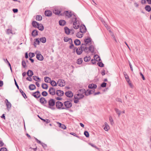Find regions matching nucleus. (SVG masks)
Listing matches in <instances>:
<instances>
[{"label":"nucleus","mask_w":151,"mask_h":151,"mask_svg":"<svg viewBox=\"0 0 151 151\" xmlns=\"http://www.w3.org/2000/svg\"><path fill=\"white\" fill-rule=\"evenodd\" d=\"M75 21L73 22V27L75 29H77L79 27V22L76 18H75Z\"/></svg>","instance_id":"obj_1"},{"label":"nucleus","mask_w":151,"mask_h":151,"mask_svg":"<svg viewBox=\"0 0 151 151\" xmlns=\"http://www.w3.org/2000/svg\"><path fill=\"white\" fill-rule=\"evenodd\" d=\"M58 85L61 87L65 85V81L61 79H59L57 81Z\"/></svg>","instance_id":"obj_2"},{"label":"nucleus","mask_w":151,"mask_h":151,"mask_svg":"<svg viewBox=\"0 0 151 151\" xmlns=\"http://www.w3.org/2000/svg\"><path fill=\"white\" fill-rule=\"evenodd\" d=\"M84 95L82 93H77L74 96V98L75 99H80L84 97Z\"/></svg>","instance_id":"obj_3"},{"label":"nucleus","mask_w":151,"mask_h":151,"mask_svg":"<svg viewBox=\"0 0 151 151\" xmlns=\"http://www.w3.org/2000/svg\"><path fill=\"white\" fill-rule=\"evenodd\" d=\"M64 104L67 108H69L71 107L72 106V104L71 103L70 101H66L64 102Z\"/></svg>","instance_id":"obj_4"},{"label":"nucleus","mask_w":151,"mask_h":151,"mask_svg":"<svg viewBox=\"0 0 151 151\" xmlns=\"http://www.w3.org/2000/svg\"><path fill=\"white\" fill-rule=\"evenodd\" d=\"M49 107L52 108V107L55 105V102L54 101L53 99H50L48 102Z\"/></svg>","instance_id":"obj_5"},{"label":"nucleus","mask_w":151,"mask_h":151,"mask_svg":"<svg viewBox=\"0 0 151 151\" xmlns=\"http://www.w3.org/2000/svg\"><path fill=\"white\" fill-rule=\"evenodd\" d=\"M49 92L50 95H54L55 94V90L54 88L52 87L49 88Z\"/></svg>","instance_id":"obj_6"},{"label":"nucleus","mask_w":151,"mask_h":151,"mask_svg":"<svg viewBox=\"0 0 151 151\" xmlns=\"http://www.w3.org/2000/svg\"><path fill=\"white\" fill-rule=\"evenodd\" d=\"M56 123L58 124L59 127L63 129H65L66 128V126L58 122H57Z\"/></svg>","instance_id":"obj_7"},{"label":"nucleus","mask_w":151,"mask_h":151,"mask_svg":"<svg viewBox=\"0 0 151 151\" xmlns=\"http://www.w3.org/2000/svg\"><path fill=\"white\" fill-rule=\"evenodd\" d=\"M45 14L46 16L50 17L51 16L52 14V12L49 10H46L45 12Z\"/></svg>","instance_id":"obj_8"},{"label":"nucleus","mask_w":151,"mask_h":151,"mask_svg":"<svg viewBox=\"0 0 151 151\" xmlns=\"http://www.w3.org/2000/svg\"><path fill=\"white\" fill-rule=\"evenodd\" d=\"M61 11V9H60L55 8L54 9L53 12L56 14H60Z\"/></svg>","instance_id":"obj_9"},{"label":"nucleus","mask_w":151,"mask_h":151,"mask_svg":"<svg viewBox=\"0 0 151 151\" xmlns=\"http://www.w3.org/2000/svg\"><path fill=\"white\" fill-rule=\"evenodd\" d=\"M36 58L38 60L40 61H42L44 59L43 56L40 54H37Z\"/></svg>","instance_id":"obj_10"},{"label":"nucleus","mask_w":151,"mask_h":151,"mask_svg":"<svg viewBox=\"0 0 151 151\" xmlns=\"http://www.w3.org/2000/svg\"><path fill=\"white\" fill-rule=\"evenodd\" d=\"M63 106V104L59 101L57 102L56 103V106L58 108L60 109Z\"/></svg>","instance_id":"obj_11"},{"label":"nucleus","mask_w":151,"mask_h":151,"mask_svg":"<svg viewBox=\"0 0 151 151\" xmlns=\"http://www.w3.org/2000/svg\"><path fill=\"white\" fill-rule=\"evenodd\" d=\"M83 52L82 46L81 47H79L77 49L76 52L78 55H80Z\"/></svg>","instance_id":"obj_12"},{"label":"nucleus","mask_w":151,"mask_h":151,"mask_svg":"<svg viewBox=\"0 0 151 151\" xmlns=\"http://www.w3.org/2000/svg\"><path fill=\"white\" fill-rule=\"evenodd\" d=\"M65 94L66 96L69 97H72L73 95V94L70 91H68L66 92L65 93Z\"/></svg>","instance_id":"obj_13"},{"label":"nucleus","mask_w":151,"mask_h":151,"mask_svg":"<svg viewBox=\"0 0 151 151\" xmlns=\"http://www.w3.org/2000/svg\"><path fill=\"white\" fill-rule=\"evenodd\" d=\"M105 127H104V129L106 131H107L110 129L109 126L108 125L107 123L105 122L104 123Z\"/></svg>","instance_id":"obj_14"},{"label":"nucleus","mask_w":151,"mask_h":151,"mask_svg":"<svg viewBox=\"0 0 151 151\" xmlns=\"http://www.w3.org/2000/svg\"><path fill=\"white\" fill-rule=\"evenodd\" d=\"M84 42L86 45H89L91 43V39L90 38H88L84 40Z\"/></svg>","instance_id":"obj_15"},{"label":"nucleus","mask_w":151,"mask_h":151,"mask_svg":"<svg viewBox=\"0 0 151 151\" xmlns=\"http://www.w3.org/2000/svg\"><path fill=\"white\" fill-rule=\"evenodd\" d=\"M80 31L82 32H85L86 31V27L84 25H82L80 27Z\"/></svg>","instance_id":"obj_16"},{"label":"nucleus","mask_w":151,"mask_h":151,"mask_svg":"<svg viewBox=\"0 0 151 151\" xmlns=\"http://www.w3.org/2000/svg\"><path fill=\"white\" fill-rule=\"evenodd\" d=\"M94 93V91L93 90H87L85 93L86 95L88 96L89 95L92 94Z\"/></svg>","instance_id":"obj_17"},{"label":"nucleus","mask_w":151,"mask_h":151,"mask_svg":"<svg viewBox=\"0 0 151 151\" xmlns=\"http://www.w3.org/2000/svg\"><path fill=\"white\" fill-rule=\"evenodd\" d=\"M33 96L36 98H39L40 96V93L39 91H37L34 93L33 94Z\"/></svg>","instance_id":"obj_18"},{"label":"nucleus","mask_w":151,"mask_h":151,"mask_svg":"<svg viewBox=\"0 0 151 151\" xmlns=\"http://www.w3.org/2000/svg\"><path fill=\"white\" fill-rule=\"evenodd\" d=\"M56 94L58 96H61L63 95V92L61 90H58L56 91Z\"/></svg>","instance_id":"obj_19"},{"label":"nucleus","mask_w":151,"mask_h":151,"mask_svg":"<svg viewBox=\"0 0 151 151\" xmlns=\"http://www.w3.org/2000/svg\"><path fill=\"white\" fill-rule=\"evenodd\" d=\"M40 102L42 104H45L47 102L45 98H41L40 99Z\"/></svg>","instance_id":"obj_20"},{"label":"nucleus","mask_w":151,"mask_h":151,"mask_svg":"<svg viewBox=\"0 0 151 151\" xmlns=\"http://www.w3.org/2000/svg\"><path fill=\"white\" fill-rule=\"evenodd\" d=\"M83 35V32H80L77 33L76 36L78 38H81Z\"/></svg>","instance_id":"obj_21"},{"label":"nucleus","mask_w":151,"mask_h":151,"mask_svg":"<svg viewBox=\"0 0 151 151\" xmlns=\"http://www.w3.org/2000/svg\"><path fill=\"white\" fill-rule=\"evenodd\" d=\"M38 29L41 31H42L44 29V27L42 24H38L37 27Z\"/></svg>","instance_id":"obj_22"},{"label":"nucleus","mask_w":151,"mask_h":151,"mask_svg":"<svg viewBox=\"0 0 151 151\" xmlns=\"http://www.w3.org/2000/svg\"><path fill=\"white\" fill-rule=\"evenodd\" d=\"M65 15L68 17H70L72 16V14L71 13L68 11H66L64 12Z\"/></svg>","instance_id":"obj_23"},{"label":"nucleus","mask_w":151,"mask_h":151,"mask_svg":"<svg viewBox=\"0 0 151 151\" xmlns=\"http://www.w3.org/2000/svg\"><path fill=\"white\" fill-rule=\"evenodd\" d=\"M97 87L96 85L93 83L90 84L88 86V88H96Z\"/></svg>","instance_id":"obj_24"},{"label":"nucleus","mask_w":151,"mask_h":151,"mask_svg":"<svg viewBox=\"0 0 151 151\" xmlns=\"http://www.w3.org/2000/svg\"><path fill=\"white\" fill-rule=\"evenodd\" d=\"M45 81L47 83H50L51 81L50 78L47 77H45L44 78Z\"/></svg>","instance_id":"obj_25"},{"label":"nucleus","mask_w":151,"mask_h":151,"mask_svg":"<svg viewBox=\"0 0 151 151\" xmlns=\"http://www.w3.org/2000/svg\"><path fill=\"white\" fill-rule=\"evenodd\" d=\"M27 75L29 76H32L33 75V72L31 70H29L27 72Z\"/></svg>","instance_id":"obj_26"},{"label":"nucleus","mask_w":151,"mask_h":151,"mask_svg":"<svg viewBox=\"0 0 151 151\" xmlns=\"http://www.w3.org/2000/svg\"><path fill=\"white\" fill-rule=\"evenodd\" d=\"M94 58L97 61H99L100 60V58L98 55H95L94 56Z\"/></svg>","instance_id":"obj_27"},{"label":"nucleus","mask_w":151,"mask_h":151,"mask_svg":"<svg viewBox=\"0 0 151 151\" xmlns=\"http://www.w3.org/2000/svg\"><path fill=\"white\" fill-rule=\"evenodd\" d=\"M145 9L146 11L148 12H150L151 10V8L149 5H146L145 7Z\"/></svg>","instance_id":"obj_28"},{"label":"nucleus","mask_w":151,"mask_h":151,"mask_svg":"<svg viewBox=\"0 0 151 151\" xmlns=\"http://www.w3.org/2000/svg\"><path fill=\"white\" fill-rule=\"evenodd\" d=\"M124 75L127 82H129L130 81L129 78V77L126 73H124Z\"/></svg>","instance_id":"obj_29"},{"label":"nucleus","mask_w":151,"mask_h":151,"mask_svg":"<svg viewBox=\"0 0 151 151\" xmlns=\"http://www.w3.org/2000/svg\"><path fill=\"white\" fill-rule=\"evenodd\" d=\"M83 45L82 44V47L83 48V50L84 51H85V52H87V53L89 51L88 50L89 49V48H88L87 47H84V46H83Z\"/></svg>","instance_id":"obj_30"},{"label":"nucleus","mask_w":151,"mask_h":151,"mask_svg":"<svg viewBox=\"0 0 151 151\" xmlns=\"http://www.w3.org/2000/svg\"><path fill=\"white\" fill-rule=\"evenodd\" d=\"M91 59V58L90 56H86L84 58V61L86 62H87L89 61V60H90Z\"/></svg>","instance_id":"obj_31"},{"label":"nucleus","mask_w":151,"mask_h":151,"mask_svg":"<svg viewBox=\"0 0 151 151\" xmlns=\"http://www.w3.org/2000/svg\"><path fill=\"white\" fill-rule=\"evenodd\" d=\"M40 41L42 42L43 43H45L46 42V38L44 37H41L40 39Z\"/></svg>","instance_id":"obj_32"},{"label":"nucleus","mask_w":151,"mask_h":151,"mask_svg":"<svg viewBox=\"0 0 151 151\" xmlns=\"http://www.w3.org/2000/svg\"><path fill=\"white\" fill-rule=\"evenodd\" d=\"M32 24L34 27H37L39 24V23L36 21H34L32 22Z\"/></svg>","instance_id":"obj_33"},{"label":"nucleus","mask_w":151,"mask_h":151,"mask_svg":"<svg viewBox=\"0 0 151 151\" xmlns=\"http://www.w3.org/2000/svg\"><path fill=\"white\" fill-rule=\"evenodd\" d=\"M32 35L34 37H35L38 35L37 31L36 30H33L32 33Z\"/></svg>","instance_id":"obj_34"},{"label":"nucleus","mask_w":151,"mask_h":151,"mask_svg":"<svg viewBox=\"0 0 151 151\" xmlns=\"http://www.w3.org/2000/svg\"><path fill=\"white\" fill-rule=\"evenodd\" d=\"M74 43L76 45H78L81 44V42L80 40L78 39H76L74 41Z\"/></svg>","instance_id":"obj_35"},{"label":"nucleus","mask_w":151,"mask_h":151,"mask_svg":"<svg viewBox=\"0 0 151 151\" xmlns=\"http://www.w3.org/2000/svg\"><path fill=\"white\" fill-rule=\"evenodd\" d=\"M29 88L30 90H32L35 89L36 88V87L35 85L31 84L29 86Z\"/></svg>","instance_id":"obj_36"},{"label":"nucleus","mask_w":151,"mask_h":151,"mask_svg":"<svg viewBox=\"0 0 151 151\" xmlns=\"http://www.w3.org/2000/svg\"><path fill=\"white\" fill-rule=\"evenodd\" d=\"M59 24L61 26H63L65 24V22L64 20H60L59 21Z\"/></svg>","instance_id":"obj_37"},{"label":"nucleus","mask_w":151,"mask_h":151,"mask_svg":"<svg viewBox=\"0 0 151 151\" xmlns=\"http://www.w3.org/2000/svg\"><path fill=\"white\" fill-rule=\"evenodd\" d=\"M7 102H6V105L7 108H10L11 107V103L9 102L8 100L7 99H6V100Z\"/></svg>","instance_id":"obj_38"},{"label":"nucleus","mask_w":151,"mask_h":151,"mask_svg":"<svg viewBox=\"0 0 151 151\" xmlns=\"http://www.w3.org/2000/svg\"><path fill=\"white\" fill-rule=\"evenodd\" d=\"M50 83L51 85L53 86H56L57 85V83L54 81H51Z\"/></svg>","instance_id":"obj_39"},{"label":"nucleus","mask_w":151,"mask_h":151,"mask_svg":"<svg viewBox=\"0 0 151 151\" xmlns=\"http://www.w3.org/2000/svg\"><path fill=\"white\" fill-rule=\"evenodd\" d=\"M83 62V59L82 58H80L78 59L77 60V63L78 64H81Z\"/></svg>","instance_id":"obj_40"},{"label":"nucleus","mask_w":151,"mask_h":151,"mask_svg":"<svg viewBox=\"0 0 151 151\" xmlns=\"http://www.w3.org/2000/svg\"><path fill=\"white\" fill-rule=\"evenodd\" d=\"M115 110L116 113L119 116L121 114V111L117 108L115 109Z\"/></svg>","instance_id":"obj_41"},{"label":"nucleus","mask_w":151,"mask_h":151,"mask_svg":"<svg viewBox=\"0 0 151 151\" xmlns=\"http://www.w3.org/2000/svg\"><path fill=\"white\" fill-rule=\"evenodd\" d=\"M94 48L93 46H91L89 47L88 51L89 52H91L92 53H93L94 52Z\"/></svg>","instance_id":"obj_42"},{"label":"nucleus","mask_w":151,"mask_h":151,"mask_svg":"<svg viewBox=\"0 0 151 151\" xmlns=\"http://www.w3.org/2000/svg\"><path fill=\"white\" fill-rule=\"evenodd\" d=\"M42 87L43 88L45 89H47L48 88L47 85L45 83L42 84Z\"/></svg>","instance_id":"obj_43"},{"label":"nucleus","mask_w":151,"mask_h":151,"mask_svg":"<svg viewBox=\"0 0 151 151\" xmlns=\"http://www.w3.org/2000/svg\"><path fill=\"white\" fill-rule=\"evenodd\" d=\"M65 33L67 34H69L70 33V29L67 27L65 28Z\"/></svg>","instance_id":"obj_44"},{"label":"nucleus","mask_w":151,"mask_h":151,"mask_svg":"<svg viewBox=\"0 0 151 151\" xmlns=\"http://www.w3.org/2000/svg\"><path fill=\"white\" fill-rule=\"evenodd\" d=\"M42 19V17L40 15H37L36 17V19L37 20L40 21Z\"/></svg>","instance_id":"obj_45"},{"label":"nucleus","mask_w":151,"mask_h":151,"mask_svg":"<svg viewBox=\"0 0 151 151\" xmlns=\"http://www.w3.org/2000/svg\"><path fill=\"white\" fill-rule=\"evenodd\" d=\"M84 134L86 137H89V134L87 131H85L84 132Z\"/></svg>","instance_id":"obj_46"},{"label":"nucleus","mask_w":151,"mask_h":151,"mask_svg":"<svg viewBox=\"0 0 151 151\" xmlns=\"http://www.w3.org/2000/svg\"><path fill=\"white\" fill-rule=\"evenodd\" d=\"M42 95L43 96H46L47 95V93L45 91H43L42 93Z\"/></svg>","instance_id":"obj_47"},{"label":"nucleus","mask_w":151,"mask_h":151,"mask_svg":"<svg viewBox=\"0 0 151 151\" xmlns=\"http://www.w3.org/2000/svg\"><path fill=\"white\" fill-rule=\"evenodd\" d=\"M35 55L34 53L30 52L29 53V56L30 58H32L35 56Z\"/></svg>","instance_id":"obj_48"},{"label":"nucleus","mask_w":151,"mask_h":151,"mask_svg":"<svg viewBox=\"0 0 151 151\" xmlns=\"http://www.w3.org/2000/svg\"><path fill=\"white\" fill-rule=\"evenodd\" d=\"M98 65L100 67H103L104 66V64L101 62L98 63Z\"/></svg>","instance_id":"obj_49"},{"label":"nucleus","mask_w":151,"mask_h":151,"mask_svg":"<svg viewBox=\"0 0 151 151\" xmlns=\"http://www.w3.org/2000/svg\"><path fill=\"white\" fill-rule=\"evenodd\" d=\"M40 40L38 39H36L35 42V43L39 45L40 43Z\"/></svg>","instance_id":"obj_50"},{"label":"nucleus","mask_w":151,"mask_h":151,"mask_svg":"<svg viewBox=\"0 0 151 151\" xmlns=\"http://www.w3.org/2000/svg\"><path fill=\"white\" fill-rule=\"evenodd\" d=\"M33 79L37 81H38V80H40V78H39L37 76H33Z\"/></svg>","instance_id":"obj_51"},{"label":"nucleus","mask_w":151,"mask_h":151,"mask_svg":"<svg viewBox=\"0 0 151 151\" xmlns=\"http://www.w3.org/2000/svg\"><path fill=\"white\" fill-rule=\"evenodd\" d=\"M70 38H69L67 37H65L64 38V40L65 42H67L68 41Z\"/></svg>","instance_id":"obj_52"},{"label":"nucleus","mask_w":151,"mask_h":151,"mask_svg":"<svg viewBox=\"0 0 151 151\" xmlns=\"http://www.w3.org/2000/svg\"><path fill=\"white\" fill-rule=\"evenodd\" d=\"M22 65L24 68H25L26 66V63L24 61H22Z\"/></svg>","instance_id":"obj_53"},{"label":"nucleus","mask_w":151,"mask_h":151,"mask_svg":"<svg viewBox=\"0 0 151 151\" xmlns=\"http://www.w3.org/2000/svg\"><path fill=\"white\" fill-rule=\"evenodd\" d=\"M44 122H45L47 124L49 123L50 122V120L48 119H46L44 120Z\"/></svg>","instance_id":"obj_54"},{"label":"nucleus","mask_w":151,"mask_h":151,"mask_svg":"<svg viewBox=\"0 0 151 151\" xmlns=\"http://www.w3.org/2000/svg\"><path fill=\"white\" fill-rule=\"evenodd\" d=\"M0 151H7V149L4 147L1 148L0 150Z\"/></svg>","instance_id":"obj_55"},{"label":"nucleus","mask_w":151,"mask_h":151,"mask_svg":"<svg viewBox=\"0 0 151 151\" xmlns=\"http://www.w3.org/2000/svg\"><path fill=\"white\" fill-rule=\"evenodd\" d=\"M106 83H103L101 85V86L103 87H105L106 86Z\"/></svg>","instance_id":"obj_56"},{"label":"nucleus","mask_w":151,"mask_h":151,"mask_svg":"<svg viewBox=\"0 0 151 151\" xmlns=\"http://www.w3.org/2000/svg\"><path fill=\"white\" fill-rule=\"evenodd\" d=\"M68 42H69V43L70 44H72L73 43V41H72V40L71 38L69 39V40L68 41Z\"/></svg>","instance_id":"obj_57"},{"label":"nucleus","mask_w":151,"mask_h":151,"mask_svg":"<svg viewBox=\"0 0 151 151\" xmlns=\"http://www.w3.org/2000/svg\"><path fill=\"white\" fill-rule=\"evenodd\" d=\"M27 80L29 81H32V79L30 77H28L26 78Z\"/></svg>","instance_id":"obj_58"},{"label":"nucleus","mask_w":151,"mask_h":151,"mask_svg":"<svg viewBox=\"0 0 151 151\" xmlns=\"http://www.w3.org/2000/svg\"><path fill=\"white\" fill-rule=\"evenodd\" d=\"M127 82L128 83V84H129L130 87H131V88H132L133 87V85H132V84L131 83L130 81H129V82Z\"/></svg>","instance_id":"obj_59"},{"label":"nucleus","mask_w":151,"mask_h":151,"mask_svg":"<svg viewBox=\"0 0 151 151\" xmlns=\"http://www.w3.org/2000/svg\"><path fill=\"white\" fill-rule=\"evenodd\" d=\"M129 66H130V67L131 70L132 71H133V69L132 68V65L131 64L130 62H129Z\"/></svg>","instance_id":"obj_60"},{"label":"nucleus","mask_w":151,"mask_h":151,"mask_svg":"<svg viewBox=\"0 0 151 151\" xmlns=\"http://www.w3.org/2000/svg\"><path fill=\"white\" fill-rule=\"evenodd\" d=\"M13 11L14 13H17L18 12V10L17 9H13Z\"/></svg>","instance_id":"obj_61"},{"label":"nucleus","mask_w":151,"mask_h":151,"mask_svg":"<svg viewBox=\"0 0 151 151\" xmlns=\"http://www.w3.org/2000/svg\"><path fill=\"white\" fill-rule=\"evenodd\" d=\"M140 75L142 76L143 80H145V78L144 77V76H143V75L142 74V73H140Z\"/></svg>","instance_id":"obj_62"},{"label":"nucleus","mask_w":151,"mask_h":151,"mask_svg":"<svg viewBox=\"0 0 151 151\" xmlns=\"http://www.w3.org/2000/svg\"><path fill=\"white\" fill-rule=\"evenodd\" d=\"M96 60H91V62L93 64H94L95 63H96V61H95Z\"/></svg>","instance_id":"obj_63"},{"label":"nucleus","mask_w":151,"mask_h":151,"mask_svg":"<svg viewBox=\"0 0 151 151\" xmlns=\"http://www.w3.org/2000/svg\"><path fill=\"white\" fill-rule=\"evenodd\" d=\"M148 4H151V0H146Z\"/></svg>","instance_id":"obj_64"}]
</instances>
